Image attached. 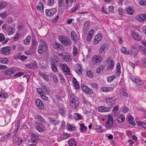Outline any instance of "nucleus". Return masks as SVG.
Listing matches in <instances>:
<instances>
[{
    "instance_id": "56",
    "label": "nucleus",
    "mask_w": 146,
    "mask_h": 146,
    "mask_svg": "<svg viewBox=\"0 0 146 146\" xmlns=\"http://www.w3.org/2000/svg\"><path fill=\"white\" fill-rule=\"evenodd\" d=\"M139 3L141 5L144 6L146 4V1L141 0L139 1Z\"/></svg>"
},
{
    "instance_id": "19",
    "label": "nucleus",
    "mask_w": 146,
    "mask_h": 146,
    "mask_svg": "<svg viewBox=\"0 0 146 146\" xmlns=\"http://www.w3.org/2000/svg\"><path fill=\"white\" fill-rule=\"evenodd\" d=\"M44 7L43 3L41 2H40L39 3L38 5L36 7V8L38 10L40 11L41 13H42L44 12Z\"/></svg>"
},
{
    "instance_id": "62",
    "label": "nucleus",
    "mask_w": 146,
    "mask_h": 146,
    "mask_svg": "<svg viewBox=\"0 0 146 146\" xmlns=\"http://www.w3.org/2000/svg\"><path fill=\"white\" fill-rule=\"evenodd\" d=\"M20 53H17L13 57V58L15 59H17L19 58L20 56Z\"/></svg>"
},
{
    "instance_id": "42",
    "label": "nucleus",
    "mask_w": 146,
    "mask_h": 146,
    "mask_svg": "<svg viewBox=\"0 0 146 146\" xmlns=\"http://www.w3.org/2000/svg\"><path fill=\"white\" fill-rule=\"evenodd\" d=\"M73 49L74 55V56H75L78 53V49L75 46H74Z\"/></svg>"
},
{
    "instance_id": "28",
    "label": "nucleus",
    "mask_w": 146,
    "mask_h": 146,
    "mask_svg": "<svg viewBox=\"0 0 146 146\" xmlns=\"http://www.w3.org/2000/svg\"><path fill=\"white\" fill-rule=\"evenodd\" d=\"M31 136L32 137L31 139V141L34 143L36 142L38 138L37 136L36 135L33 133L32 134Z\"/></svg>"
},
{
    "instance_id": "13",
    "label": "nucleus",
    "mask_w": 146,
    "mask_h": 146,
    "mask_svg": "<svg viewBox=\"0 0 146 146\" xmlns=\"http://www.w3.org/2000/svg\"><path fill=\"white\" fill-rule=\"evenodd\" d=\"M71 36L72 40L76 43H77L79 38L77 36V34L74 31H72L71 32Z\"/></svg>"
},
{
    "instance_id": "3",
    "label": "nucleus",
    "mask_w": 146,
    "mask_h": 146,
    "mask_svg": "<svg viewBox=\"0 0 146 146\" xmlns=\"http://www.w3.org/2000/svg\"><path fill=\"white\" fill-rule=\"evenodd\" d=\"M113 117L110 115H109L108 120L106 122V126L109 128H110L113 126Z\"/></svg>"
},
{
    "instance_id": "23",
    "label": "nucleus",
    "mask_w": 146,
    "mask_h": 146,
    "mask_svg": "<svg viewBox=\"0 0 146 146\" xmlns=\"http://www.w3.org/2000/svg\"><path fill=\"white\" fill-rule=\"evenodd\" d=\"M6 31L8 32V35H12L15 32L14 30L10 26L7 27Z\"/></svg>"
},
{
    "instance_id": "14",
    "label": "nucleus",
    "mask_w": 146,
    "mask_h": 146,
    "mask_svg": "<svg viewBox=\"0 0 146 146\" xmlns=\"http://www.w3.org/2000/svg\"><path fill=\"white\" fill-rule=\"evenodd\" d=\"M60 66H62V70L66 73V75H68L70 73L69 68L66 64H60Z\"/></svg>"
},
{
    "instance_id": "20",
    "label": "nucleus",
    "mask_w": 146,
    "mask_h": 146,
    "mask_svg": "<svg viewBox=\"0 0 146 146\" xmlns=\"http://www.w3.org/2000/svg\"><path fill=\"white\" fill-rule=\"evenodd\" d=\"M54 47L56 49L60 50L63 48V46L61 44L55 42L54 45Z\"/></svg>"
},
{
    "instance_id": "44",
    "label": "nucleus",
    "mask_w": 146,
    "mask_h": 146,
    "mask_svg": "<svg viewBox=\"0 0 146 146\" xmlns=\"http://www.w3.org/2000/svg\"><path fill=\"white\" fill-rule=\"evenodd\" d=\"M42 87L43 89V90H45L46 93H49L50 92V90L47 88L45 86L43 85L42 86Z\"/></svg>"
},
{
    "instance_id": "33",
    "label": "nucleus",
    "mask_w": 146,
    "mask_h": 146,
    "mask_svg": "<svg viewBox=\"0 0 146 146\" xmlns=\"http://www.w3.org/2000/svg\"><path fill=\"white\" fill-rule=\"evenodd\" d=\"M68 143L70 146H76V143L73 140H70L68 141Z\"/></svg>"
},
{
    "instance_id": "48",
    "label": "nucleus",
    "mask_w": 146,
    "mask_h": 146,
    "mask_svg": "<svg viewBox=\"0 0 146 146\" xmlns=\"http://www.w3.org/2000/svg\"><path fill=\"white\" fill-rule=\"evenodd\" d=\"M80 126L82 132L84 131H86L87 129V128L85 127L84 124V123L80 124Z\"/></svg>"
},
{
    "instance_id": "35",
    "label": "nucleus",
    "mask_w": 146,
    "mask_h": 146,
    "mask_svg": "<svg viewBox=\"0 0 146 146\" xmlns=\"http://www.w3.org/2000/svg\"><path fill=\"white\" fill-rule=\"evenodd\" d=\"M126 11L127 13L130 15H132L133 14V11L131 7H129L126 9Z\"/></svg>"
},
{
    "instance_id": "22",
    "label": "nucleus",
    "mask_w": 146,
    "mask_h": 146,
    "mask_svg": "<svg viewBox=\"0 0 146 146\" xmlns=\"http://www.w3.org/2000/svg\"><path fill=\"white\" fill-rule=\"evenodd\" d=\"M117 120L118 122L122 123L125 121V118L123 115H121L117 117Z\"/></svg>"
},
{
    "instance_id": "41",
    "label": "nucleus",
    "mask_w": 146,
    "mask_h": 146,
    "mask_svg": "<svg viewBox=\"0 0 146 146\" xmlns=\"http://www.w3.org/2000/svg\"><path fill=\"white\" fill-rule=\"evenodd\" d=\"M19 103V102L16 100H14L12 101V105L15 107L17 106Z\"/></svg>"
},
{
    "instance_id": "10",
    "label": "nucleus",
    "mask_w": 146,
    "mask_h": 146,
    "mask_svg": "<svg viewBox=\"0 0 146 146\" xmlns=\"http://www.w3.org/2000/svg\"><path fill=\"white\" fill-rule=\"evenodd\" d=\"M58 62V61L56 60L55 61H51L50 63L51 67L52 70L54 72H56L58 71L57 67L56 66V63H57ZM56 64L58 65L57 64Z\"/></svg>"
},
{
    "instance_id": "53",
    "label": "nucleus",
    "mask_w": 146,
    "mask_h": 146,
    "mask_svg": "<svg viewBox=\"0 0 146 146\" xmlns=\"http://www.w3.org/2000/svg\"><path fill=\"white\" fill-rule=\"evenodd\" d=\"M41 96L42 99L45 101H47L48 100V97L46 96L44 93Z\"/></svg>"
},
{
    "instance_id": "5",
    "label": "nucleus",
    "mask_w": 146,
    "mask_h": 146,
    "mask_svg": "<svg viewBox=\"0 0 146 146\" xmlns=\"http://www.w3.org/2000/svg\"><path fill=\"white\" fill-rule=\"evenodd\" d=\"M35 103L37 107L40 110H43L44 108L43 102L40 99H37L35 100Z\"/></svg>"
},
{
    "instance_id": "17",
    "label": "nucleus",
    "mask_w": 146,
    "mask_h": 146,
    "mask_svg": "<svg viewBox=\"0 0 146 146\" xmlns=\"http://www.w3.org/2000/svg\"><path fill=\"white\" fill-rule=\"evenodd\" d=\"M138 20L141 22H144L145 20H146V14H140L138 17Z\"/></svg>"
},
{
    "instance_id": "58",
    "label": "nucleus",
    "mask_w": 146,
    "mask_h": 146,
    "mask_svg": "<svg viewBox=\"0 0 146 146\" xmlns=\"http://www.w3.org/2000/svg\"><path fill=\"white\" fill-rule=\"evenodd\" d=\"M37 91L38 93L40 95V96L43 94L42 90L40 88H38Z\"/></svg>"
},
{
    "instance_id": "1",
    "label": "nucleus",
    "mask_w": 146,
    "mask_h": 146,
    "mask_svg": "<svg viewBox=\"0 0 146 146\" xmlns=\"http://www.w3.org/2000/svg\"><path fill=\"white\" fill-rule=\"evenodd\" d=\"M70 105L71 108L75 109L78 106L79 102L77 97L74 94H71L70 97Z\"/></svg>"
},
{
    "instance_id": "15",
    "label": "nucleus",
    "mask_w": 146,
    "mask_h": 146,
    "mask_svg": "<svg viewBox=\"0 0 146 146\" xmlns=\"http://www.w3.org/2000/svg\"><path fill=\"white\" fill-rule=\"evenodd\" d=\"M16 72L15 69L13 68H9L5 71L4 74L5 75H10L12 74H14Z\"/></svg>"
},
{
    "instance_id": "43",
    "label": "nucleus",
    "mask_w": 146,
    "mask_h": 146,
    "mask_svg": "<svg viewBox=\"0 0 146 146\" xmlns=\"http://www.w3.org/2000/svg\"><path fill=\"white\" fill-rule=\"evenodd\" d=\"M130 77L131 78V80H132L133 81L135 82L138 84H141L140 83H139V80L137 79L136 78H133V77H131V76H130Z\"/></svg>"
},
{
    "instance_id": "29",
    "label": "nucleus",
    "mask_w": 146,
    "mask_h": 146,
    "mask_svg": "<svg viewBox=\"0 0 146 146\" xmlns=\"http://www.w3.org/2000/svg\"><path fill=\"white\" fill-rule=\"evenodd\" d=\"M31 38V37L30 36H28L26 37V39L24 40V44L27 45H29L30 42Z\"/></svg>"
},
{
    "instance_id": "34",
    "label": "nucleus",
    "mask_w": 146,
    "mask_h": 146,
    "mask_svg": "<svg viewBox=\"0 0 146 146\" xmlns=\"http://www.w3.org/2000/svg\"><path fill=\"white\" fill-rule=\"evenodd\" d=\"M114 62L113 61H111V62H110L109 63V65L107 67L108 69V70H110L109 69V68L110 69H111L113 68L114 66Z\"/></svg>"
},
{
    "instance_id": "12",
    "label": "nucleus",
    "mask_w": 146,
    "mask_h": 146,
    "mask_svg": "<svg viewBox=\"0 0 146 146\" xmlns=\"http://www.w3.org/2000/svg\"><path fill=\"white\" fill-rule=\"evenodd\" d=\"M102 38V35L100 33H99L98 35H96L94 40V44H98L99 42L101 40Z\"/></svg>"
},
{
    "instance_id": "39",
    "label": "nucleus",
    "mask_w": 146,
    "mask_h": 146,
    "mask_svg": "<svg viewBox=\"0 0 146 146\" xmlns=\"http://www.w3.org/2000/svg\"><path fill=\"white\" fill-rule=\"evenodd\" d=\"M74 118L76 119H82V116L78 113H76Z\"/></svg>"
},
{
    "instance_id": "54",
    "label": "nucleus",
    "mask_w": 146,
    "mask_h": 146,
    "mask_svg": "<svg viewBox=\"0 0 146 146\" xmlns=\"http://www.w3.org/2000/svg\"><path fill=\"white\" fill-rule=\"evenodd\" d=\"M36 129L38 131L42 132L43 131V130L42 128L40 126L36 127Z\"/></svg>"
},
{
    "instance_id": "38",
    "label": "nucleus",
    "mask_w": 146,
    "mask_h": 146,
    "mask_svg": "<svg viewBox=\"0 0 146 146\" xmlns=\"http://www.w3.org/2000/svg\"><path fill=\"white\" fill-rule=\"evenodd\" d=\"M141 65L143 68L146 67V58L142 59L141 60Z\"/></svg>"
},
{
    "instance_id": "25",
    "label": "nucleus",
    "mask_w": 146,
    "mask_h": 146,
    "mask_svg": "<svg viewBox=\"0 0 146 146\" xmlns=\"http://www.w3.org/2000/svg\"><path fill=\"white\" fill-rule=\"evenodd\" d=\"M73 83L74 85V86L76 87V88L78 89L80 88L79 85L78 83V81L74 77L73 78Z\"/></svg>"
},
{
    "instance_id": "24",
    "label": "nucleus",
    "mask_w": 146,
    "mask_h": 146,
    "mask_svg": "<svg viewBox=\"0 0 146 146\" xmlns=\"http://www.w3.org/2000/svg\"><path fill=\"white\" fill-rule=\"evenodd\" d=\"M39 74L41 77L43 78L46 81H47L49 80V79L48 78V76L47 75L44 74L41 72H39Z\"/></svg>"
},
{
    "instance_id": "50",
    "label": "nucleus",
    "mask_w": 146,
    "mask_h": 146,
    "mask_svg": "<svg viewBox=\"0 0 146 146\" xmlns=\"http://www.w3.org/2000/svg\"><path fill=\"white\" fill-rule=\"evenodd\" d=\"M5 40L4 35L2 33L0 34V41L2 42Z\"/></svg>"
},
{
    "instance_id": "26",
    "label": "nucleus",
    "mask_w": 146,
    "mask_h": 146,
    "mask_svg": "<svg viewBox=\"0 0 146 146\" xmlns=\"http://www.w3.org/2000/svg\"><path fill=\"white\" fill-rule=\"evenodd\" d=\"M139 48L142 54L146 56V48L145 46H140L139 47Z\"/></svg>"
},
{
    "instance_id": "59",
    "label": "nucleus",
    "mask_w": 146,
    "mask_h": 146,
    "mask_svg": "<svg viewBox=\"0 0 146 146\" xmlns=\"http://www.w3.org/2000/svg\"><path fill=\"white\" fill-rule=\"evenodd\" d=\"M54 0H50L48 2V5L50 6H52L54 4Z\"/></svg>"
},
{
    "instance_id": "37",
    "label": "nucleus",
    "mask_w": 146,
    "mask_h": 146,
    "mask_svg": "<svg viewBox=\"0 0 146 146\" xmlns=\"http://www.w3.org/2000/svg\"><path fill=\"white\" fill-rule=\"evenodd\" d=\"M137 125L139 126H142L143 128L145 129L146 128V123H145L139 121L137 123Z\"/></svg>"
},
{
    "instance_id": "4",
    "label": "nucleus",
    "mask_w": 146,
    "mask_h": 146,
    "mask_svg": "<svg viewBox=\"0 0 146 146\" xmlns=\"http://www.w3.org/2000/svg\"><path fill=\"white\" fill-rule=\"evenodd\" d=\"M11 49L12 48L11 47L9 46H7L2 48L1 51L2 52V54L7 55L9 54L10 51Z\"/></svg>"
},
{
    "instance_id": "18",
    "label": "nucleus",
    "mask_w": 146,
    "mask_h": 146,
    "mask_svg": "<svg viewBox=\"0 0 146 146\" xmlns=\"http://www.w3.org/2000/svg\"><path fill=\"white\" fill-rule=\"evenodd\" d=\"M114 89V87H102L101 90L103 92H107L111 91Z\"/></svg>"
},
{
    "instance_id": "57",
    "label": "nucleus",
    "mask_w": 146,
    "mask_h": 146,
    "mask_svg": "<svg viewBox=\"0 0 146 146\" xmlns=\"http://www.w3.org/2000/svg\"><path fill=\"white\" fill-rule=\"evenodd\" d=\"M113 98H108L106 99V101L107 103H111L112 102Z\"/></svg>"
},
{
    "instance_id": "6",
    "label": "nucleus",
    "mask_w": 146,
    "mask_h": 146,
    "mask_svg": "<svg viewBox=\"0 0 146 146\" xmlns=\"http://www.w3.org/2000/svg\"><path fill=\"white\" fill-rule=\"evenodd\" d=\"M81 88L83 91L86 93L89 94H91L93 93L92 90L83 84L81 85Z\"/></svg>"
},
{
    "instance_id": "55",
    "label": "nucleus",
    "mask_w": 146,
    "mask_h": 146,
    "mask_svg": "<svg viewBox=\"0 0 146 146\" xmlns=\"http://www.w3.org/2000/svg\"><path fill=\"white\" fill-rule=\"evenodd\" d=\"M33 69H36L37 68V65L36 62H34L33 63L31 64Z\"/></svg>"
},
{
    "instance_id": "60",
    "label": "nucleus",
    "mask_w": 146,
    "mask_h": 146,
    "mask_svg": "<svg viewBox=\"0 0 146 146\" xmlns=\"http://www.w3.org/2000/svg\"><path fill=\"white\" fill-rule=\"evenodd\" d=\"M23 75V72H19L15 75V76L19 77Z\"/></svg>"
},
{
    "instance_id": "8",
    "label": "nucleus",
    "mask_w": 146,
    "mask_h": 146,
    "mask_svg": "<svg viewBox=\"0 0 146 146\" xmlns=\"http://www.w3.org/2000/svg\"><path fill=\"white\" fill-rule=\"evenodd\" d=\"M46 15L51 16H53L56 12V9L55 8L48 10L46 9L45 11Z\"/></svg>"
},
{
    "instance_id": "7",
    "label": "nucleus",
    "mask_w": 146,
    "mask_h": 146,
    "mask_svg": "<svg viewBox=\"0 0 146 146\" xmlns=\"http://www.w3.org/2000/svg\"><path fill=\"white\" fill-rule=\"evenodd\" d=\"M108 45L107 43H104L102 46L100 48L99 52L100 54H104L106 52V51L108 50Z\"/></svg>"
},
{
    "instance_id": "11",
    "label": "nucleus",
    "mask_w": 146,
    "mask_h": 146,
    "mask_svg": "<svg viewBox=\"0 0 146 146\" xmlns=\"http://www.w3.org/2000/svg\"><path fill=\"white\" fill-rule=\"evenodd\" d=\"M35 117L40 122L41 125L46 123V122L45 120L41 115L37 114L35 115Z\"/></svg>"
},
{
    "instance_id": "27",
    "label": "nucleus",
    "mask_w": 146,
    "mask_h": 146,
    "mask_svg": "<svg viewBox=\"0 0 146 146\" xmlns=\"http://www.w3.org/2000/svg\"><path fill=\"white\" fill-rule=\"evenodd\" d=\"M45 49V47H44L41 44H40L38 48V52L40 54H42L44 51V50Z\"/></svg>"
},
{
    "instance_id": "21",
    "label": "nucleus",
    "mask_w": 146,
    "mask_h": 146,
    "mask_svg": "<svg viewBox=\"0 0 146 146\" xmlns=\"http://www.w3.org/2000/svg\"><path fill=\"white\" fill-rule=\"evenodd\" d=\"M128 120L129 121V123L133 125H135V123L134 121V118L131 115H130L128 117Z\"/></svg>"
},
{
    "instance_id": "16",
    "label": "nucleus",
    "mask_w": 146,
    "mask_h": 146,
    "mask_svg": "<svg viewBox=\"0 0 146 146\" xmlns=\"http://www.w3.org/2000/svg\"><path fill=\"white\" fill-rule=\"evenodd\" d=\"M132 35L133 38L134 39L139 41L141 39V36L137 33L135 31H133L132 33Z\"/></svg>"
},
{
    "instance_id": "36",
    "label": "nucleus",
    "mask_w": 146,
    "mask_h": 146,
    "mask_svg": "<svg viewBox=\"0 0 146 146\" xmlns=\"http://www.w3.org/2000/svg\"><path fill=\"white\" fill-rule=\"evenodd\" d=\"M92 31V30H91L89 32V33L87 35V40L88 41H90L93 35L90 33Z\"/></svg>"
},
{
    "instance_id": "46",
    "label": "nucleus",
    "mask_w": 146,
    "mask_h": 146,
    "mask_svg": "<svg viewBox=\"0 0 146 146\" xmlns=\"http://www.w3.org/2000/svg\"><path fill=\"white\" fill-rule=\"evenodd\" d=\"M93 63L94 64H98V61L97 60V59L95 58V57L94 56L92 57V60Z\"/></svg>"
},
{
    "instance_id": "47",
    "label": "nucleus",
    "mask_w": 146,
    "mask_h": 146,
    "mask_svg": "<svg viewBox=\"0 0 146 146\" xmlns=\"http://www.w3.org/2000/svg\"><path fill=\"white\" fill-rule=\"evenodd\" d=\"M115 78V77L114 75L109 76L107 78L108 81L109 82H110L113 80Z\"/></svg>"
},
{
    "instance_id": "63",
    "label": "nucleus",
    "mask_w": 146,
    "mask_h": 146,
    "mask_svg": "<svg viewBox=\"0 0 146 146\" xmlns=\"http://www.w3.org/2000/svg\"><path fill=\"white\" fill-rule=\"evenodd\" d=\"M1 62L2 63H7L9 62V60L7 58H5L1 60Z\"/></svg>"
},
{
    "instance_id": "52",
    "label": "nucleus",
    "mask_w": 146,
    "mask_h": 146,
    "mask_svg": "<svg viewBox=\"0 0 146 146\" xmlns=\"http://www.w3.org/2000/svg\"><path fill=\"white\" fill-rule=\"evenodd\" d=\"M59 76L60 78V80L63 83H64L65 82V80L64 77L61 74L59 73Z\"/></svg>"
},
{
    "instance_id": "2",
    "label": "nucleus",
    "mask_w": 146,
    "mask_h": 146,
    "mask_svg": "<svg viewBox=\"0 0 146 146\" xmlns=\"http://www.w3.org/2000/svg\"><path fill=\"white\" fill-rule=\"evenodd\" d=\"M59 39L60 42L65 46H71L72 42L70 39L66 36H60Z\"/></svg>"
},
{
    "instance_id": "45",
    "label": "nucleus",
    "mask_w": 146,
    "mask_h": 146,
    "mask_svg": "<svg viewBox=\"0 0 146 146\" xmlns=\"http://www.w3.org/2000/svg\"><path fill=\"white\" fill-rule=\"evenodd\" d=\"M94 56L95 57V58L97 59V60L98 61V64H100L102 60V58L98 56L95 55Z\"/></svg>"
},
{
    "instance_id": "64",
    "label": "nucleus",
    "mask_w": 146,
    "mask_h": 146,
    "mask_svg": "<svg viewBox=\"0 0 146 146\" xmlns=\"http://www.w3.org/2000/svg\"><path fill=\"white\" fill-rule=\"evenodd\" d=\"M59 113L62 115H64L65 114L64 111L63 109H60L59 110Z\"/></svg>"
},
{
    "instance_id": "40",
    "label": "nucleus",
    "mask_w": 146,
    "mask_h": 146,
    "mask_svg": "<svg viewBox=\"0 0 146 146\" xmlns=\"http://www.w3.org/2000/svg\"><path fill=\"white\" fill-rule=\"evenodd\" d=\"M7 5L6 3L5 2H2L0 3V10L2 9Z\"/></svg>"
},
{
    "instance_id": "9",
    "label": "nucleus",
    "mask_w": 146,
    "mask_h": 146,
    "mask_svg": "<svg viewBox=\"0 0 146 146\" xmlns=\"http://www.w3.org/2000/svg\"><path fill=\"white\" fill-rule=\"evenodd\" d=\"M111 106L110 107H104L103 106H100L98 107V109L99 111L102 112H108L110 111L111 108L112 107V104H111Z\"/></svg>"
},
{
    "instance_id": "61",
    "label": "nucleus",
    "mask_w": 146,
    "mask_h": 146,
    "mask_svg": "<svg viewBox=\"0 0 146 146\" xmlns=\"http://www.w3.org/2000/svg\"><path fill=\"white\" fill-rule=\"evenodd\" d=\"M118 11L119 12V14L120 15H122L123 14V10L121 8L119 7L118 9Z\"/></svg>"
},
{
    "instance_id": "49",
    "label": "nucleus",
    "mask_w": 146,
    "mask_h": 146,
    "mask_svg": "<svg viewBox=\"0 0 146 146\" xmlns=\"http://www.w3.org/2000/svg\"><path fill=\"white\" fill-rule=\"evenodd\" d=\"M36 44V40L35 39H33L32 40V45L31 46V48L33 49L35 48V45Z\"/></svg>"
},
{
    "instance_id": "30",
    "label": "nucleus",
    "mask_w": 146,
    "mask_h": 146,
    "mask_svg": "<svg viewBox=\"0 0 146 146\" xmlns=\"http://www.w3.org/2000/svg\"><path fill=\"white\" fill-rule=\"evenodd\" d=\"M14 133L13 142L14 143H17L19 140V138H18V136L17 135L15 132Z\"/></svg>"
},
{
    "instance_id": "51",
    "label": "nucleus",
    "mask_w": 146,
    "mask_h": 146,
    "mask_svg": "<svg viewBox=\"0 0 146 146\" xmlns=\"http://www.w3.org/2000/svg\"><path fill=\"white\" fill-rule=\"evenodd\" d=\"M42 45L44 47H45V51H46L47 50H48V48L46 43L44 40H42Z\"/></svg>"
},
{
    "instance_id": "31",
    "label": "nucleus",
    "mask_w": 146,
    "mask_h": 146,
    "mask_svg": "<svg viewBox=\"0 0 146 146\" xmlns=\"http://www.w3.org/2000/svg\"><path fill=\"white\" fill-rule=\"evenodd\" d=\"M50 76L53 78L54 82L55 83H57L58 82V78L57 76L55 74L50 73Z\"/></svg>"
},
{
    "instance_id": "32",
    "label": "nucleus",
    "mask_w": 146,
    "mask_h": 146,
    "mask_svg": "<svg viewBox=\"0 0 146 146\" xmlns=\"http://www.w3.org/2000/svg\"><path fill=\"white\" fill-rule=\"evenodd\" d=\"M116 67H117V72L116 74H118L119 75H120L121 74V70H120V68L121 66L120 64L119 63H117L116 64Z\"/></svg>"
}]
</instances>
